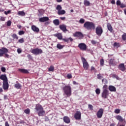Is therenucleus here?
<instances>
[{
	"label": "nucleus",
	"instance_id": "11",
	"mask_svg": "<svg viewBox=\"0 0 126 126\" xmlns=\"http://www.w3.org/2000/svg\"><path fill=\"white\" fill-rule=\"evenodd\" d=\"M109 94V91H102L101 94V97L104 99H107Z\"/></svg>",
	"mask_w": 126,
	"mask_h": 126
},
{
	"label": "nucleus",
	"instance_id": "2",
	"mask_svg": "<svg viewBox=\"0 0 126 126\" xmlns=\"http://www.w3.org/2000/svg\"><path fill=\"white\" fill-rule=\"evenodd\" d=\"M63 90L64 93L63 95H66L67 97L71 96L72 89L69 85H66L63 88Z\"/></svg>",
	"mask_w": 126,
	"mask_h": 126
},
{
	"label": "nucleus",
	"instance_id": "26",
	"mask_svg": "<svg viewBox=\"0 0 126 126\" xmlns=\"http://www.w3.org/2000/svg\"><path fill=\"white\" fill-rule=\"evenodd\" d=\"M74 117L76 120L79 119V111H77L76 113L74 115Z\"/></svg>",
	"mask_w": 126,
	"mask_h": 126
},
{
	"label": "nucleus",
	"instance_id": "63",
	"mask_svg": "<svg viewBox=\"0 0 126 126\" xmlns=\"http://www.w3.org/2000/svg\"><path fill=\"white\" fill-rule=\"evenodd\" d=\"M0 20L1 21H4V20H5V19H4V17H1L0 18Z\"/></svg>",
	"mask_w": 126,
	"mask_h": 126
},
{
	"label": "nucleus",
	"instance_id": "33",
	"mask_svg": "<svg viewBox=\"0 0 126 126\" xmlns=\"http://www.w3.org/2000/svg\"><path fill=\"white\" fill-rule=\"evenodd\" d=\"M12 38H13L14 39H16V40H18V36L15 33H13L11 35Z\"/></svg>",
	"mask_w": 126,
	"mask_h": 126
},
{
	"label": "nucleus",
	"instance_id": "23",
	"mask_svg": "<svg viewBox=\"0 0 126 126\" xmlns=\"http://www.w3.org/2000/svg\"><path fill=\"white\" fill-rule=\"evenodd\" d=\"M19 71L22 73H29L28 70L25 69H19Z\"/></svg>",
	"mask_w": 126,
	"mask_h": 126
},
{
	"label": "nucleus",
	"instance_id": "28",
	"mask_svg": "<svg viewBox=\"0 0 126 126\" xmlns=\"http://www.w3.org/2000/svg\"><path fill=\"white\" fill-rule=\"evenodd\" d=\"M18 15L20 16H25V12L24 11H19L18 12Z\"/></svg>",
	"mask_w": 126,
	"mask_h": 126
},
{
	"label": "nucleus",
	"instance_id": "30",
	"mask_svg": "<svg viewBox=\"0 0 126 126\" xmlns=\"http://www.w3.org/2000/svg\"><path fill=\"white\" fill-rule=\"evenodd\" d=\"M84 5H86V6H89L90 5V2L87 0H85L84 1Z\"/></svg>",
	"mask_w": 126,
	"mask_h": 126
},
{
	"label": "nucleus",
	"instance_id": "22",
	"mask_svg": "<svg viewBox=\"0 0 126 126\" xmlns=\"http://www.w3.org/2000/svg\"><path fill=\"white\" fill-rule=\"evenodd\" d=\"M63 41H64V42H65L66 43H68V42H72L73 41V39L71 37H69L68 38H63Z\"/></svg>",
	"mask_w": 126,
	"mask_h": 126
},
{
	"label": "nucleus",
	"instance_id": "39",
	"mask_svg": "<svg viewBox=\"0 0 126 126\" xmlns=\"http://www.w3.org/2000/svg\"><path fill=\"white\" fill-rule=\"evenodd\" d=\"M62 6L61 5H58L56 7V9L58 10V11H60L62 10Z\"/></svg>",
	"mask_w": 126,
	"mask_h": 126
},
{
	"label": "nucleus",
	"instance_id": "24",
	"mask_svg": "<svg viewBox=\"0 0 126 126\" xmlns=\"http://www.w3.org/2000/svg\"><path fill=\"white\" fill-rule=\"evenodd\" d=\"M107 27L108 30H109V31H110V32H112L113 29V28H112L111 25L110 23L107 24Z\"/></svg>",
	"mask_w": 126,
	"mask_h": 126
},
{
	"label": "nucleus",
	"instance_id": "10",
	"mask_svg": "<svg viewBox=\"0 0 126 126\" xmlns=\"http://www.w3.org/2000/svg\"><path fill=\"white\" fill-rule=\"evenodd\" d=\"M79 48L82 51H85L87 50V46L85 43H81L79 44Z\"/></svg>",
	"mask_w": 126,
	"mask_h": 126
},
{
	"label": "nucleus",
	"instance_id": "6",
	"mask_svg": "<svg viewBox=\"0 0 126 126\" xmlns=\"http://www.w3.org/2000/svg\"><path fill=\"white\" fill-rule=\"evenodd\" d=\"M39 22H45L44 23L45 26H47V25H49L51 23L50 22H47L49 21V18L48 17H43L41 18H40L39 19Z\"/></svg>",
	"mask_w": 126,
	"mask_h": 126
},
{
	"label": "nucleus",
	"instance_id": "49",
	"mask_svg": "<svg viewBox=\"0 0 126 126\" xmlns=\"http://www.w3.org/2000/svg\"><path fill=\"white\" fill-rule=\"evenodd\" d=\"M97 79L99 80H101L102 78H103V77L101 76L100 74H98L97 75Z\"/></svg>",
	"mask_w": 126,
	"mask_h": 126
},
{
	"label": "nucleus",
	"instance_id": "36",
	"mask_svg": "<svg viewBox=\"0 0 126 126\" xmlns=\"http://www.w3.org/2000/svg\"><path fill=\"white\" fill-rule=\"evenodd\" d=\"M113 46L114 47L119 48L120 47V43L115 42L114 44H113Z\"/></svg>",
	"mask_w": 126,
	"mask_h": 126
},
{
	"label": "nucleus",
	"instance_id": "57",
	"mask_svg": "<svg viewBox=\"0 0 126 126\" xmlns=\"http://www.w3.org/2000/svg\"><path fill=\"white\" fill-rule=\"evenodd\" d=\"M91 71H96V68H95V67L94 66H92L91 69Z\"/></svg>",
	"mask_w": 126,
	"mask_h": 126
},
{
	"label": "nucleus",
	"instance_id": "48",
	"mask_svg": "<svg viewBox=\"0 0 126 126\" xmlns=\"http://www.w3.org/2000/svg\"><path fill=\"white\" fill-rule=\"evenodd\" d=\"M19 43H20L21 44H22V43H24V38H21L18 40Z\"/></svg>",
	"mask_w": 126,
	"mask_h": 126
},
{
	"label": "nucleus",
	"instance_id": "3",
	"mask_svg": "<svg viewBox=\"0 0 126 126\" xmlns=\"http://www.w3.org/2000/svg\"><path fill=\"white\" fill-rule=\"evenodd\" d=\"M7 53H8V49L5 47H2L0 49V58H1V57H4V58L9 59V55H8Z\"/></svg>",
	"mask_w": 126,
	"mask_h": 126
},
{
	"label": "nucleus",
	"instance_id": "17",
	"mask_svg": "<svg viewBox=\"0 0 126 126\" xmlns=\"http://www.w3.org/2000/svg\"><path fill=\"white\" fill-rule=\"evenodd\" d=\"M109 64L112 66H114L116 64V61L114 57L109 60Z\"/></svg>",
	"mask_w": 126,
	"mask_h": 126
},
{
	"label": "nucleus",
	"instance_id": "41",
	"mask_svg": "<svg viewBox=\"0 0 126 126\" xmlns=\"http://www.w3.org/2000/svg\"><path fill=\"white\" fill-rule=\"evenodd\" d=\"M95 93L96 94L99 95L100 94V90L99 88L96 89Z\"/></svg>",
	"mask_w": 126,
	"mask_h": 126
},
{
	"label": "nucleus",
	"instance_id": "64",
	"mask_svg": "<svg viewBox=\"0 0 126 126\" xmlns=\"http://www.w3.org/2000/svg\"><path fill=\"white\" fill-rule=\"evenodd\" d=\"M5 126H9V124H8V122H6L5 123Z\"/></svg>",
	"mask_w": 126,
	"mask_h": 126
},
{
	"label": "nucleus",
	"instance_id": "45",
	"mask_svg": "<svg viewBox=\"0 0 126 126\" xmlns=\"http://www.w3.org/2000/svg\"><path fill=\"white\" fill-rule=\"evenodd\" d=\"M104 60L103 59H101L100 61V65L103 66V65H104Z\"/></svg>",
	"mask_w": 126,
	"mask_h": 126
},
{
	"label": "nucleus",
	"instance_id": "25",
	"mask_svg": "<svg viewBox=\"0 0 126 126\" xmlns=\"http://www.w3.org/2000/svg\"><path fill=\"white\" fill-rule=\"evenodd\" d=\"M53 23L56 26H58V25H60V20L59 19H55L53 21Z\"/></svg>",
	"mask_w": 126,
	"mask_h": 126
},
{
	"label": "nucleus",
	"instance_id": "4",
	"mask_svg": "<svg viewBox=\"0 0 126 126\" xmlns=\"http://www.w3.org/2000/svg\"><path fill=\"white\" fill-rule=\"evenodd\" d=\"M84 27L87 30H93L95 29V24L93 22H86L84 24Z\"/></svg>",
	"mask_w": 126,
	"mask_h": 126
},
{
	"label": "nucleus",
	"instance_id": "29",
	"mask_svg": "<svg viewBox=\"0 0 126 126\" xmlns=\"http://www.w3.org/2000/svg\"><path fill=\"white\" fill-rule=\"evenodd\" d=\"M11 10H9L7 11H4L3 12L4 14H5V15H8V14H11Z\"/></svg>",
	"mask_w": 126,
	"mask_h": 126
},
{
	"label": "nucleus",
	"instance_id": "14",
	"mask_svg": "<svg viewBox=\"0 0 126 126\" xmlns=\"http://www.w3.org/2000/svg\"><path fill=\"white\" fill-rule=\"evenodd\" d=\"M118 68L123 72H124L126 70V66L124 63H120L118 66Z\"/></svg>",
	"mask_w": 126,
	"mask_h": 126
},
{
	"label": "nucleus",
	"instance_id": "15",
	"mask_svg": "<svg viewBox=\"0 0 126 126\" xmlns=\"http://www.w3.org/2000/svg\"><path fill=\"white\" fill-rule=\"evenodd\" d=\"M59 28L60 29H61V30H62V31H63V32H66V31H67V29H66V26L65 25H60L59 26Z\"/></svg>",
	"mask_w": 126,
	"mask_h": 126
},
{
	"label": "nucleus",
	"instance_id": "35",
	"mask_svg": "<svg viewBox=\"0 0 126 126\" xmlns=\"http://www.w3.org/2000/svg\"><path fill=\"white\" fill-rule=\"evenodd\" d=\"M102 89H103V91H109L108 90V86L106 85H104Z\"/></svg>",
	"mask_w": 126,
	"mask_h": 126
},
{
	"label": "nucleus",
	"instance_id": "59",
	"mask_svg": "<svg viewBox=\"0 0 126 126\" xmlns=\"http://www.w3.org/2000/svg\"><path fill=\"white\" fill-rule=\"evenodd\" d=\"M17 52H18V54H21V53H22V50L21 49L18 48L17 49Z\"/></svg>",
	"mask_w": 126,
	"mask_h": 126
},
{
	"label": "nucleus",
	"instance_id": "7",
	"mask_svg": "<svg viewBox=\"0 0 126 126\" xmlns=\"http://www.w3.org/2000/svg\"><path fill=\"white\" fill-rule=\"evenodd\" d=\"M31 53L33 55H35V56H38V55H40L43 53V50L41 49L35 48L32 50Z\"/></svg>",
	"mask_w": 126,
	"mask_h": 126
},
{
	"label": "nucleus",
	"instance_id": "21",
	"mask_svg": "<svg viewBox=\"0 0 126 126\" xmlns=\"http://www.w3.org/2000/svg\"><path fill=\"white\" fill-rule=\"evenodd\" d=\"M55 37H57L59 40H63V34L61 33H58L54 34Z\"/></svg>",
	"mask_w": 126,
	"mask_h": 126
},
{
	"label": "nucleus",
	"instance_id": "13",
	"mask_svg": "<svg viewBox=\"0 0 126 126\" xmlns=\"http://www.w3.org/2000/svg\"><path fill=\"white\" fill-rule=\"evenodd\" d=\"M116 120L119 121L120 122H125L126 120L125 119H124L121 115H118L115 117Z\"/></svg>",
	"mask_w": 126,
	"mask_h": 126
},
{
	"label": "nucleus",
	"instance_id": "60",
	"mask_svg": "<svg viewBox=\"0 0 126 126\" xmlns=\"http://www.w3.org/2000/svg\"><path fill=\"white\" fill-rule=\"evenodd\" d=\"M96 43H97V42H96V41H95V40L92 41V44L93 45H95Z\"/></svg>",
	"mask_w": 126,
	"mask_h": 126
},
{
	"label": "nucleus",
	"instance_id": "58",
	"mask_svg": "<svg viewBox=\"0 0 126 126\" xmlns=\"http://www.w3.org/2000/svg\"><path fill=\"white\" fill-rule=\"evenodd\" d=\"M27 58H28V59H29L30 60H32V56L30 54H28L27 55Z\"/></svg>",
	"mask_w": 126,
	"mask_h": 126
},
{
	"label": "nucleus",
	"instance_id": "38",
	"mask_svg": "<svg viewBox=\"0 0 126 126\" xmlns=\"http://www.w3.org/2000/svg\"><path fill=\"white\" fill-rule=\"evenodd\" d=\"M55 67L53 66H50L48 68V71H54Z\"/></svg>",
	"mask_w": 126,
	"mask_h": 126
},
{
	"label": "nucleus",
	"instance_id": "47",
	"mask_svg": "<svg viewBox=\"0 0 126 126\" xmlns=\"http://www.w3.org/2000/svg\"><path fill=\"white\" fill-rule=\"evenodd\" d=\"M25 33V32H24V31H20L18 32L19 35H24V33Z\"/></svg>",
	"mask_w": 126,
	"mask_h": 126
},
{
	"label": "nucleus",
	"instance_id": "37",
	"mask_svg": "<svg viewBox=\"0 0 126 126\" xmlns=\"http://www.w3.org/2000/svg\"><path fill=\"white\" fill-rule=\"evenodd\" d=\"M122 40L124 41H125L126 40V33H124L122 36Z\"/></svg>",
	"mask_w": 126,
	"mask_h": 126
},
{
	"label": "nucleus",
	"instance_id": "53",
	"mask_svg": "<svg viewBox=\"0 0 126 126\" xmlns=\"http://www.w3.org/2000/svg\"><path fill=\"white\" fill-rule=\"evenodd\" d=\"M11 25V21H8L7 22V26L9 27V26H10Z\"/></svg>",
	"mask_w": 126,
	"mask_h": 126
},
{
	"label": "nucleus",
	"instance_id": "50",
	"mask_svg": "<svg viewBox=\"0 0 126 126\" xmlns=\"http://www.w3.org/2000/svg\"><path fill=\"white\" fill-rule=\"evenodd\" d=\"M84 22H85V20H84V19H81L79 20V23H81V24H83V23H84Z\"/></svg>",
	"mask_w": 126,
	"mask_h": 126
},
{
	"label": "nucleus",
	"instance_id": "56",
	"mask_svg": "<svg viewBox=\"0 0 126 126\" xmlns=\"http://www.w3.org/2000/svg\"><path fill=\"white\" fill-rule=\"evenodd\" d=\"M117 5H120L121 4V1L120 0H118L116 2Z\"/></svg>",
	"mask_w": 126,
	"mask_h": 126
},
{
	"label": "nucleus",
	"instance_id": "1",
	"mask_svg": "<svg viewBox=\"0 0 126 126\" xmlns=\"http://www.w3.org/2000/svg\"><path fill=\"white\" fill-rule=\"evenodd\" d=\"M35 109L39 117H43V116L46 114V112L44 110L43 106H42L40 104H36Z\"/></svg>",
	"mask_w": 126,
	"mask_h": 126
},
{
	"label": "nucleus",
	"instance_id": "54",
	"mask_svg": "<svg viewBox=\"0 0 126 126\" xmlns=\"http://www.w3.org/2000/svg\"><path fill=\"white\" fill-rule=\"evenodd\" d=\"M120 6V7H121V8H124V7H126V5L123 3H121Z\"/></svg>",
	"mask_w": 126,
	"mask_h": 126
},
{
	"label": "nucleus",
	"instance_id": "61",
	"mask_svg": "<svg viewBox=\"0 0 126 126\" xmlns=\"http://www.w3.org/2000/svg\"><path fill=\"white\" fill-rule=\"evenodd\" d=\"M113 77L116 78V79L118 78V76L116 74H113Z\"/></svg>",
	"mask_w": 126,
	"mask_h": 126
},
{
	"label": "nucleus",
	"instance_id": "5",
	"mask_svg": "<svg viewBox=\"0 0 126 126\" xmlns=\"http://www.w3.org/2000/svg\"><path fill=\"white\" fill-rule=\"evenodd\" d=\"M82 62L83 63V66L84 69L86 70H88L89 69V64L86 59L83 57L81 58Z\"/></svg>",
	"mask_w": 126,
	"mask_h": 126
},
{
	"label": "nucleus",
	"instance_id": "32",
	"mask_svg": "<svg viewBox=\"0 0 126 126\" xmlns=\"http://www.w3.org/2000/svg\"><path fill=\"white\" fill-rule=\"evenodd\" d=\"M14 86L17 89H20L21 88V86L19 83L15 84Z\"/></svg>",
	"mask_w": 126,
	"mask_h": 126
},
{
	"label": "nucleus",
	"instance_id": "27",
	"mask_svg": "<svg viewBox=\"0 0 126 126\" xmlns=\"http://www.w3.org/2000/svg\"><path fill=\"white\" fill-rule=\"evenodd\" d=\"M58 14L59 15H63L65 14V11L64 10H60V11H58Z\"/></svg>",
	"mask_w": 126,
	"mask_h": 126
},
{
	"label": "nucleus",
	"instance_id": "46",
	"mask_svg": "<svg viewBox=\"0 0 126 126\" xmlns=\"http://www.w3.org/2000/svg\"><path fill=\"white\" fill-rule=\"evenodd\" d=\"M88 107L90 110L93 111V108H94L93 105H92V104H89Z\"/></svg>",
	"mask_w": 126,
	"mask_h": 126
},
{
	"label": "nucleus",
	"instance_id": "44",
	"mask_svg": "<svg viewBox=\"0 0 126 126\" xmlns=\"http://www.w3.org/2000/svg\"><path fill=\"white\" fill-rule=\"evenodd\" d=\"M83 37H84V35H83V34H82L81 32H79V39H83Z\"/></svg>",
	"mask_w": 126,
	"mask_h": 126
},
{
	"label": "nucleus",
	"instance_id": "55",
	"mask_svg": "<svg viewBox=\"0 0 126 126\" xmlns=\"http://www.w3.org/2000/svg\"><path fill=\"white\" fill-rule=\"evenodd\" d=\"M1 70L2 71V72H5V70H6V69H5V67H2L1 68Z\"/></svg>",
	"mask_w": 126,
	"mask_h": 126
},
{
	"label": "nucleus",
	"instance_id": "9",
	"mask_svg": "<svg viewBox=\"0 0 126 126\" xmlns=\"http://www.w3.org/2000/svg\"><path fill=\"white\" fill-rule=\"evenodd\" d=\"M104 113V110L103 108H101L99 109V110L96 113L97 118L98 119H100L102 118L103 114Z\"/></svg>",
	"mask_w": 126,
	"mask_h": 126
},
{
	"label": "nucleus",
	"instance_id": "40",
	"mask_svg": "<svg viewBox=\"0 0 126 126\" xmlns=\"http://www.w3.org/2000/svg\"><path fill=\"white\" fill-rule=\"evenodd\" d=\"M24 113H25V114H27V115H29V114H30V109H29V108L25 109L24 110Z\"/></svg>",
	"mask_w": 126,
	"mask_h": 126
},
{
	"label": "nucleus",
	"instance_id": "42",
	"mask_svg": "<svg viewBox=\"0 0 126 126\" xmlns=\"http://www.w3.org/2000/svg\"><path fill=\"white\" fill-rule=\"evenodd\" d=\"M102 83L105 85V84H107L108 83V81L106 79L103 78L102 80Z\"/></svg>",
	"mask_w": 126,
	"mask_h": 126
},
{
	"label": "nucleus",
	"instance_id": "43",
	"mask_svg": "<svg viewBox=\"0 0 126 126\" xmlns=\"http://www.w3.org/2000/svg\"><path fill=\"white\" fill-rule=\"evenodd\" d=\"M114 112L116 114H119L120 113V109H116L114 111Z\"/></svg>",
	"mask_w": 126,
	"mask_h": 126
},
{
	"label": "nucleus",
	"instance_id": "18",
	"mask_svg": "<svg viewBox=\"0 0 126 126\" xmlns=\"http://www.w3.org/2000/svg\"><path fill=\"white\" fill-rule=\"evenodd\" d=\"M63 121L65 124H69L70 123V119L67 116H64L63 118Z\"/></svg>",
	"mask_w": 126,
	"mask_h": 126
},
{
	"label": "nucleus",
	"instance_id": "51",
	"mask_svg": "<svg viewBox=\"0 0 126 126\" xmlns=\"http://www.w3.org/2000/svg\"><path fill=\"white\" fill-rule=\"evenodd\" d=\"M67 78L68 79H70V78H72V75H71V74H67Z\"/></svg>",
	"mask_w": 126,
	"mask_h": 126
},
{
	"label": "nucleus",
	"instance_id": "12",
	"mask_svg": "<svg viewBox=\"0 0 126 126\" xmlns=\"http://www.w3.org/2000/svg\"><path fill=\"white\" fill-rule=\"evenodd\" d=\"M9 85L8 84V81L3 82L2 88L4 90H8Z\"/></svg>",
	"mask_w": 126,
	"mask_h": 126
},
{
	"label": "nucleus",
	"instance_id": "52",
	"mask_svg": "<svg viewBox=\"0 0 126 126\" xmlns=\"http://www.w3.org/2000/svg\"><path fill=\"white\" fill-rule=\"evenodd\" d=\"M74 37H79V32H76L74 34Z\"/></svg>",
	"mask_w": 126,
	"mask_h": 126
},
{
	"label": "nucleus",
	"instance_id": "20",
	"mask_svg": "<svg viewBox=\"0 0 126 126\" xmlns=\"http://www.w3.org/2000/svg\"><path fill=\"white\" fill-rule=\"evenodd\" d=\"M108 89L109 90V91H110L111 92H116V88L112 85H110L108 87Z\"/></svg>",
	"mask_w": 126,
	"mask_h": 126
},
{
	"label": "nucleus",
	"instance_id": "34",
	"mask_svg": "<svg viewBox=\"0 0 126 126\" xmlns=\"http://www.w3.org/2000/svg\"><path fill=\"white\" fill-rule=\"evenodd\" d=\"M38 12L39 13V15H43L44 13H45V11H44L43 9L38 10Z\"/></svg>",
	"mask_w": 126,
	"mask_h": 126
},
{
	"label": "nucleus",
	"instance_id": "19",
	"mask_svg": "<svg viewBox=\"0 0 126 126\" xmlns=\"http://www.w3.org/2000/svg\"><path fill=\"white\" fill-rule=\"evenodd\" d=\"M32 30L33 31V32H36L38 33L40 31V30L38 28V27H36L35 25L32 26Z\"/></svg>",
	"mask_w": 126,
	"mask_h": 126
},
{
	"label": "nucleus",
	"instance_id": "31",
	"mask_svg": "<svg viewBox=\"0 0 126 126\" xmlns=\"http://www.w3.org/2000/svg\"><path fill=\"white\" fill-rule=\"evenodd\" d=\"M64 46L62 45V44H58L57 45V48L59 49V50H62V49L63 48Z\"/></svg>",
	"mask_w": 126,
	"mask_h": 126
},
{
	"label": "nucleus",
	"instance_id": "62",
	"mask_svg": "<svg viewBox=\"0 0 126 126\" xmlns=\"http://www.w3.org/2000/svg\"><path fill=\"white\" fill-rule=\"evenodd\" d=\"M111 3H112V4H115V0H112L111 1Z\"/></svg>",
	"mask_w": 126,
	"mask_h": 126
},
{
	"label": "nucleus",
	"instance_id": "8",
	"mask_svg": "<svg viewBox=\"0 0 126 126\" xmlns=\"http://www.w3.org/2000/svg\"><path fill=\"white\" fill-rule=\"evenodd\" d=\"M95 33L97 36H101L103 33V29L101 26L99 25L95 29Z\"/></svg>",
	"mask_w": 126,
	"mask_h": 126
},
{
	"label": "nucleus",
	"instance_id": "16",
	"mask_svg": "<svg viewBox=\"0 0 126 126\" xmlns=\"http://www.w3.org/2000/svg\"><path fill=\"white\" fill-rule=\"evenodd\" d=\"M0 79H1V80H3V82L8 81L7 77H6V75L5 74H2L0 76Z\"/></svg>",
	"mask_w": 126,
	"mask_h": 126
}]
</instances>
